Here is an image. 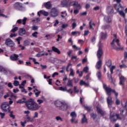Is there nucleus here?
<instances>
[{
    "label": "nucleus",
    "instance_id": "obj_4",
    "mask_svg": "<svg viewBox=\"0 0 127 127\" xmlns=\"http://www.w3.org/2000/svg\"><path fill=\"white\" fill-rule=\"evenodd\" d=\"M122 105L123 108L120 109V116L123 117H127V101L126 100H123L122 102Z\"/></svg>",
    "mask_w": 127,
    "mask_h": 127
},
{
    "label": "nucleus",
    "instance_id": "obj_58",
    "mask_svg": "<svg viewBox=\"0 0 127 127\" xmlns=\"http://www.w3.org/2000/svg\"><path fill=\"white\" fill-rule=\"evenodd\" d=\"M68 25H69L68 24H63L62 25V28L65 29V28H66V27H68Z\"/></svg>",
    "mask_w": 127,
    "mask_h": 127
},
{
    "label": "nucleus",
    "instance_id": "obj_28",
    "mask_svg": "<svg viewBox=\"0 0 127 127\" xmlns=\"http://www.w3.org/2000/svg\"><path fill=\"white\" fill-rule=\"evenodd\" d=\"M79 85L80 86H85V87H88V86H89V83H87V82L84 81L83 80H81L79 82Z\"/></svg>",
    "mask_w": 127,
    "mask_h": 127
},
{
    "label": "nucleus",
    "instance_id": "obj_13",
    "mask_svg": "<svg viewBox=\"0 0 127 127\" xmlns=\"http://www.w3.org/2000/svg\"><path fill=\"white\" fill-rule=\"evenodd\" d=\"M5 44L6 46H8L9 47H13V46L15 45L14 42L9 38H8L5 40Z\"/></svg>",
    "mask_w": 127,
    "mask_h": 127
},
{
    "label": "nucleus",
    "instance_id": "obj_36",
    "mask_svg": "<svg viewBox=\"0 0 127 127\" xmlns=\"http://www.w3.org/2000/svg\"><path fill=\"white\" fill-rule=\"evenodd\" d=\"M106 64L107 65V66H108V67L110 68V67L112 66V61H111V60H108L106 62Z\"/></svg>",
    "mask_w": 127,
    "mask_h": 127
},
{
    "label": "nucleus",
    "instance_id": "obj_11",
    "mask_svg": "<svg viewBox=\"0 0 127 127\" xmlns=\"http://www.w3.org/2000/svg\"><path fill=\"white\" fill-rule=\"evenodd\" d=\"M111 45L112 47H117V46L120 47L121 45L120 44V40L117 38L113 39L112 43H111Z\"/></svg>",
    "mask_w": 127,
    "mask_h": 127
},
{
    "label": "nucleus",
    "instance_id": "obj_21",
    "mask_svg": "<svg viewBox=\"0 0 127 127\" xmlns=\"http://www.w3.org/2000/svg\"><path fill=\"white\" fill-rule=\"evenodd\" d=\"M127 79L124 76H121L120 77V85L121 86H124L125 85V82H126V80Z\"/></svg>",
    "mask_w": 127,
    "mask_h": 127
},
{
    "label": "nucleus",
    "instance_id": "obj_8",
    "mask_svg": "<svg viewBox=\"0 0 127 127\" xmlns=\"http://www.w3.org/2000/svg\"><path fill=\"white\" fill-rule=\"evenodd\" d=\"M103 45L99 44L98 50L97 53V56L99 60H101V58L103 56Z\"/></svg>",
    "mask_w": 127,
    "mask_h": 127
},
{
    "label": "nucleus",
    "instance_id": "obj_34",
    "mask_svg": "<svg viewBox=\"0 0 127 127\" xmlns=\"http://www.w3.org/2000/svg\"><path fill=\"white\" fill-rule=\"evenodd\" d=\"M100 36L102 39H106V38H107V34L104 32H101L100 34Z\"/></svg>",
    "mask_w": 127,
    "mask_h": 127
},
{
    "label": "nucleus",
    "instance_id": "obj_32",
    "mask_svg": "<svg viewBox=\"0 0 127 127\" xmlns=\"http://www.w3.org/2000/svg\"><path fill=\"white\" fill-rule=\"evenodd\" d=\"M34 93H35V95H36V97H38L39 96V94L41 93V91H39L38 89H35L33 90Z\"/></svg>",
    "mask_w": 127,
    "mask_h": 127
},
{
    "label": "nucleus",
    "instance_id": "obj_20",
    "mask_svg": "<svg viewBox=\"0 0 127 127\" xmlns=\"http://www.w3.org/2000/svg\"><path fill=\"white\" fill-rule=\"evenodd\" d=\"M44 5L46 8H47V9H51V8L52 7V4H51L50 1L44 3Z\"/></svg>",
    "mask_w": 127,
    "mask_h": 127
},
{
    "label": "nucleus",
    "instance_id": "obj_60",
    "mask_svg": "<svg viewBox=\"0 0 127 127\" xmlns=\"http://www.w3.org/2000/svg\"><path fill=\"white\" fill-rule=\"evenodd\" d=\"M16 36H17V34H11L10 35V37L11 38H12V37H16Z\"/></svg>",
    "mask_w": 127,
    "mask_h": 127
},
{
    "label": "nucleus",
    "instance_id": "obj_41",
    "mask_svg": "<svg viewBox=\"0 0 127 127\" xmlns=\"http://www.w3.org/2000/svg\"><path fill=\"white\" fill-rule=\"evenodd\" d=\"M96 75L99 80H101V78H102V73H101V71L97 72Z\"/></svg>",
    "mask_w": 127,
    "mask_h": 127
},
{
    "label": "nucleus",
    "instance_id": "obj_64",
    "mask_svg": "<svg viewBox=\"0 0 127 127\" xmlns=\"http://www.w3.org/2000/svg\"><path fill=\"white\" fill-rule=\"evenodd\" d=\"M74 90L75 93H78L79 92V90L77 89V86H74Z\"/></svg>",
    "mask_w": 127,
    "mask_h": 127
},
{
    "label": "nucleus",
    "instance_id": "obj_62",
    "mask_svg": "<svg viewBox=\"0 0 127 127\" xmlns=\"http://www.w3.org/2000/svg\"><path fill=\"white\" fill-rule=\"evenodd\" d=\"M32 30L36 31L38 29V27L36 26H33L32 28Z\"/></svg>",
    "mask_w": 127,
    "mask_h": 127
},
{
    "label": "nucleus",
    "instance_id": "obj_26",
    "mask_svg": "<svg viewBox=\"0 0 127 127\" xmlns=\"http://www.w3.org/2000/svg\"><path fill=\"white\" fill-rule=\"evenodd\" d=\"M0 72H2L5 75H7V70L2 66H0Z\"/></svg>",
    "mask_w": 127,
    "mask_h": 127
},
{
    "label": "nucleus",
    "instance_id": "obj_50",
    "mask_svg": "<svg viewBox=\"0 0 127 127\" xmlns=\"http://www.w3.org/2000/svg\"><path fill=\"white\" fill-rule=\"evenodd\" d=\"M17 29H18V28L17 27H15L12 30H11V32H13V33H14L16 31H17Z\"/></svg>",
    "mask_w": 127,
    "mask_h": 127
},
{
    "label": "nucleus",
    "instance_id": "obj_52",
    "mask_svg": "<svg viewBox=\"0 0 127 127\" xmlns=\"http://www.w3.org/2000/svg\"><path fill=\"white\" fill-rule=\"evenodd\" d=\"M85 108L88 112H91L92 111V108L89 107V106H85Z\"/></svg>",
    "mask_w": 127,
    "mask_h": 127
},
{
    "label": "nucleus",
    "instance_id": "obj_22",
    "mask_svg": "<svg viewBox=\"0 0 127 127\" xmlns=\"http://www.w3.org/2000/svg\"><path fill=\"white\" fill-rule=\"evenodd\" d=\"M107 12L108 14H112L114 13V8L112 6H108L107 9Z\"/></svg>",
    "mask_w": 127,
    "mask_h": 127
},
{
    "label": "nucleus",
    "instance_id": "obj_46",
    "mask_svg": "<svg viewBox=\"0 0 127 127\" xmlns=\"http://www.w3.org/2000/svg\"><path fill=\"white\" fill-rule=\"evenodd\" d=\"M116 69V66L115 65H113L111 66L110 68V71H111V74H113L114 70Z\"/></svg>",
    "mask_w": 127,
    "mask_h": 127
},
{
    "label": "nucleus",
    "instance_id": "obj_17",
    "mask_svg": "<svg viewBox=\"0 0 127 127\" xmlns=\"http://www.w3.org/2000/svg\"><path fill=\"white\" fill-rule=\"evenodd\" d=\"M102 29L104 30H106V29H108L109 31L112 30V26L110 24H106L102 26Z\"/></svg>",
    "mask_w": 127,
    "mask_h": 127
},
{
    "label": "nucleus",
    "instance_id": "obj_3",
    "mask_svg": "<svg viewBox=\"0 0 127 127\" xmlns=\"http://www.w3.org/2000/svg\"><path fill=\"white\" fill-rule=\"evenodd\" d=\"M55 105L56 107L59 108V110L61 111H67L69 107L67 103L64 101L61 102L60 101H57L55 102Z\"/></svg>",
    "mask_w": 127,
    "mask_h": 127
},
{
    "label": "nucleus",
    "instance_id": "obj_54",
    "mask_svg": "<svg viewBox=\"0 0 127 127\" xmlns=\"http://www.w3.org/2000/svg\"><path fill=\"white\" fill-rule=\"evenodd\" d=\"M57 61L59 64H62L63 63H65V62H66V61H62V60H58Z\"/></svg>",
    "mask_w": 127,
    "mask_h": 127
},
{
    "label": "nucleus",
    "instance_id": "obj_38",
    "mask_svg": "<svg viewBox=\"0 0 127 127\" xmlns=\"http://www.w3.org/2000/svg\"><path fill=\"white\" fill-rule=\"evenodd\" d=\"M9 113L10 115H9V117H10L12 119H15V116L13 115V111L8 112Z\"/></svg>",
    "mask_w": 127,
    "mask_h": 127
},
{
    "label": "nucleus",
    "instance_id": "obj_48",
    "mask_svg": "<svg viewBox=\"0 0 127 127\" xmlns=\"http://www.w3.org/2000/svg\"><path fill=\"white\" fill-rule=\"evenodd\" d=\"M13 85L15 87H17V86H19V82H18V81H17V80H15V81H14Z\"/></svg>",
    "mask_w": 127,
    "mask_h": 127
},
{
    "label": "nucleus",
    "instance_id": "obj_33",
    "mask_svg": "<svg viewBox=\"0 0 127 127\" xmlns=\"http://www.w3.org/2000/svg\"><path fill=\"white\" fill-rule=\"evenodd\" d=\"M75 3L76 1H72V0H69V2H68V7L75 6Z\"/></svg>",
    "mask_w": 127,
    "mask_h": 127
},
{
    "label": "nucleus",
    "instance_id": "obj_63",
    "mask_svg": "<svg viewBox=\"0 0 127 127\" xmlns=\"http://www.w3.org/2000/svg\"><path fill=\"white\" fill-rule=\"evenodd\" d=\"M27 120H28L27 122H33V119L29 117H27Z\"/></svg>",
    "mask_w": 127,
    "mask_h": 127
},
{
    "label": "nucleus",
    "instance_id": "obj_35",
    "mask_svg": "<svg viewBox=\"0 0 127 127\" xmlns=\"http://www.w3.org/2000/svg\"><path fill=\"white\" fill-rule=\"evenodd\" d=\"M80 35L81 34V32L80 31H73L71 32V35H73V36H75V35Z\"/></svg>",
    "mask_w": 127,
    "mask_h": 127
},
{
    "label": "nucleus",
    "instance_id": "obj_6",
    "mask_svg": "<svg viewBox=\"0 0 127 127\" xmlns=\"http://www.w3.org/2000/svg\"><path fill=\"white\" fill-rule=\"evenodd\" d=\"M0 107L2 111L5 113H8V112H10V107L9 106V104L7 102L2 103Z\"/></svg>",
    "mask_w": 127,
    "mask_h": 127
},
{
    "label": "nucleus",
    "instance_id": "obj_44",
    "mask_svg": "<svg viewBox=\"0 0 127 127\" xmlns=\"http://www.w3.org/2000/svg\"><path fill=\"white\" fill-rule=\"evenodd\" d=\"M23 44L25 46H28V45L30 44V43L29 42L28 40H25V41H24Z\"/></svg>",
    "mask_w": 127,
    "mask_h": 127
},
{
    "label": "nucleus",
    "instance_id": "obj_39",
    "mask_svg": "<svg viewBox=\"0 0 127 127\" xmlns=\"http://www.w3.org/2000/svg\"><path fill=\"white\" fill-rule=\"evenodd\" d=\"M70 72L69 73V76H72V77H74L75 76V72H74V69L73 68L70 69Z\"/></svg>",
    "mask_w": 127,
    "mask_h": 127
},
{
    "label": "nucleus",
    "instance_id": "obj_27",
    "mask_svg": "<svg viewBox=\"0 0 127 127\" xmlns=\"http://www.w3.org/2000/svg\"><path fill=\"white\" fill-rule=\"evenodd\" d=\"M104 20L107 22V23H110L112 21L111 17H110L109 16H105L104 17Z\"/></svg>",
    "mask_w": 127,
    "mask_h": 127
},
{
    "label": "nucleus",
    "instance_id": "obj_56",
    "mask_svg": "<svg viewBox=\"0 0 127 127\" xmlns=\"http://www.w3.org/2000/svg\"><path fill=\"white\" fill-rule=\"evenodd\" d=\"M115 103L117 105H119L121 104V101L118 99V98L116 97Z\"/></svg>",
    "mask_w": 127,
    "mask_h": 127
},
{
    "label": "nucleus",
    "instance_id": "obj_15",
    "mask_svg": "<svg viewBox=\"0 0 127 127\" xmlns=\"http://www.w3.org/2000/svg\"><path fill=\"white\" fill-rule=\"evenodd\" d=\"M69 0H62L61 4L63 7H69Z\"/></svg>",
    "mask_w": 127,
    "mask_h": 127
},
{
    "label": "nucleus",
    "instance_id": "obj_16",
    "mask_svg": "<svg viewBox=\"0 0 127 127\" xmlns=\"http://www.w3.org/2000/svg\"><path fill=\"white\" fill-rule=\"evenodd\" d=\"M18 55L16 54H13L11 56H10V59L12 61H17L18 60Z\"/></svg>",
    "mask_w": 127,
    "mask_h": 127
},
{
    "label": "nucleus",
    "instance_id": "obj_19",
    "mask_svg": "<svg viewBox=\"0 0 127 127\" xmlns=\"http://www.w3.org/2000/svg\"><path fill=\"white\" fill-rule=\"evenodd\" d=\"M97 112L98 114H100L101 116H104L105 115V111L103 109L99 107H96Z\"/></svg>",
    "mask_w": 127,
    "mask_h": 127
},
{
    "label": "nucleus",
    "instance_id": "obj_10",
    "mask_svg": "<svg viewBox=\"0 0 127 127\" xmlns=\"http://www.w3.org/2000/svg\"><path fill=\"white\" fill-rule=\"evenodd\" d=\"M50 15L52 17H56L58 16V10L56 8H53L50 12Z\"/></svg>",
    "mask_w": 127,
    "mask_h": 127
},
{
    "label": "nucleus",
    "instance_id": "obj_29",
    "mask_svg": "<svg viewBox=\"0 0 127 127\" xmlns=\"http://www.w3.org/2000/svg\"><path fill=\"white\" fill-rule=\"evenodd\" d=\"M67 86V87H73V80L72 79H68Z\"/></svg>",
    "mask_w": 127,
    "mask_h": 127
},
{
    "label": "nucleus",
    "instance_id": "obj_14",
    "mask_svg": "<svg viewBox=\"0 0 127 127\" xmlns=\"http://www.w3.org/2000/svg\"><path fill=\"white\" fill-rule=\"evenodd\" d=\"M107 102L109 108H112V105L114 104V101H113V98L111 96H109V97H107Z\"/></svg>",
    "mask_w": 127,
    "mask_h": 127
},
{
    "label": "nucleus",
    "instance_id": "obj_9",
    "mask_svg": "<svg viewBox=\"0 0 127 127\" xmlns=\"http://www.w3.org/2000/svg\"><path fill=\"white\" fill-rule=\"evenodd\" d=\"M70 117H71V119L70 120L71 124H78V121H75L76 118H77V114L75 112H72L70 113Z\"/></svg>",
    "mask_w": 127,
    "mask_h": 127
},
{
    "label": "nucleus",
    "instance_id": "obj_53",
    "mask_svg": "<svg viewBox=\"0 0 127 127\" xmlns=\"http://www.w3.org/2000/svg\"><path fill=\"white\" fill-rule=\"evenodd\" d=\"M108 75L107 77L109 79V80H110V81H113V77H112V74L111 73V74L107 73Z\"/></svg>",
    "mask_w": 127,
    "mask_h": 127
},
{
    "label": "nucleus",
    "instance_id": "obj_40",
    "mask_svg": "<svg viewBox=\"0 0 127 127\" xmlns=\"http://www.w3.org/2000/svg\"><path fill=\"white\" fill-rule=\"evenodd\" d=\"M59 90L60 91H63V92H66L67 91V87H60Z\"/></svg>",
    "mask_w": 127,
    "mask_h": 127
},
{
    "label": "nucleus",
    "instance_id": "obj_5",
    "mask_svg": "<svg viewBox=\"0 0 127 127\" xmlns=\"http://www.w3.org/2000/svg\"><path fill=\"white\" fill-rule=\"evenodd\" d=\"M103 88L105 90L108 96H111L112 92L115 94V97H118V96H119V93L117 92L116 90L112 89L110 87H108L105 83H103Z\"/></svg>",
    "mask_w": 127,
    "mask_h": 127
},
{
    "label": "nucleus",
    "instance_id": "obj_37",
    "mask_svg": "<svg viewBox=\"0 0 127 127\" xmlns=\"http://www.w3.org/2000/svg\"><path fill=\"white\" fill-rule=\"evenodd\" d=\"M40 13L44 15V16H48V14H49L48 12L43 10H41Z\"/></svg>",
    "mask_w": 127,
    "mask_h": 127
},
{
    "label": "nucleus",
    "instance_id": "obj_31",
    "mask_svg": "<svg viewBox=\"0 0 127 127\" xmlns=\"http://www.w3.org/2000/svg\"><path fill=\"white\" fill-rule=\"evenodd\" d=\"M82 116H83V118L81 120L82 124H85V123H88V121H87V118H86V115L83 114Z\"/></svg>",
    "mask_w": 127,
    "mask_h": 127
},
{
    "label": "nucleus",
    "instance_id": "obj_12",
    "mask_svg": "<svg viewBox=\"0 0 127 127\" xmlns=\"http://www.w3.org/2000/svg\"><path fill=\"white\" fill-rule=\"evenodd\" d=\"M13 8L14 9H17V10H22L23 6H22V3L17 2L13 4Z\"/></svg>",
    "mask_w": 127,
    "mask_h": 127
},
{
    "label": "nucleus",
    "instance_id": "obj_24",
    "mask_svg": "<svg viewBox=\"0 0 127 127\" xmlns=\"http://www.w3.org/2000/svg\"><path fill=\"white\" fill-rule=\"evenodd\" d=\"M99 60L95 66L96 69H100L102 67V61L101 60Z\"/></svg>",
    "mask_w": 127,
    "mask_h": 127
},
{
    "label": "nucleus",
    "instance_id": "obj_18",
    "mask_svg": "<svg viewBox=\"0 0 127 127\" xmlns=\"http://www.w3.org/2000/svg\"><path fill=\"white\" fill-rule=\"evenodd\" d=\"M26 33V31L25 30V29L24 28H20L19 31H18V34L20 36H23Z\"/></svg>",
    "mask_w": 127,
    "mask_h": 127
},
{
    "label": "nucleus",
    "instance_id": "obj_47",
    "mask_svg": "<svg viewBox=\"0 0 127 127\" xmlns=\"http://www.w3.org/2000/svg\"><path fill=\"white\" fill-rule=\"evenodd\" d=\"M42 52H39L37 55V57H41L42 56H44V54H41Z\"/></svg>",
    "mask_w": 127,
    "mask_h": 127
},
{
    "label": "nucleus",
    "instance_id": "obj_30",
    "mask_svg": "<svg viewBox=\"0 0 127 127\" xmlns=\"http://www.w3.org/2000/svg\"><path fill=\"white\" fill-rule=\"evenodd\" d=\"M89 28L90 29H92V30H94V28L93 27V26H96V24H95V23H92V20H90L89 21Z\"/></svg>",
    "mask_w": 127,
    "mask_h": 127
},
{
    "label": "nucleus",
    "instance_id": "obj_42",
    "mask_svg": "<svg viewBox=\"0 0 127 127\" xmlns=\"http://www.w3.org/2000/svg\"><path fill=\"white\" fill-rule=\"evenodd\" d=\"M91 118H92L93 120H95V119H97V114L94 113H91L90 114Z\"/></svg>",
    "mask_w": 127,
    "mask_h": 127
},
{
    "label": "nucleus",
    "instance_id": "obj_23",
    "mask_svg": "<svg viewBox=\"0 0 127 127\" xmlns=\"http://www.w3.org/2000/svg\"><path fill=\"white\" fill-rule=\"evenodd\" d=\"M52 51H54V52H55L56 53H57L58 54H61V52H60V50L58 49V48L53 46L52 47Z\"/></svg>",
    "mask_w": 127,
    "mask_h": 127
},
{
    "label": "nucleus",
    "instance_id": "obj_7",
    "mask_svg": "<svg viewBox=\"0 0 127 127\" xmlns=\"http://www.w3.org/2000/svg\"><path fill=\"white\" fill-rule=\"evenodd\" d=\"M110 119L112 123H115L117 121V120H122V118L120 114H116L114 112H111Z\"/></svg>",
    "mask_w": 127,
    "mask_h": 127
},
{
    "label": "nucleus",
    "instance_id": "obj_43",
    "mask_svg": "<svg viewBox=\"0 0 127 127\" xmlns=\"http://www.w3.org/2000/svg\"><path fill=\"white\" fill-rule=\"evenodd\" d=\"M72 48H73V49L75 50V51H77L78 50H80L81 49V48H79V47H78L77 46H76L75 45L72 46Z\"/></svg>",
    "mask_w": 127,
    "mask_h": 127
},
{
    "label": "nucleus",
    "instance_id": "obj_51",
    "mask_svg": "<svg viewBox=\"0 0 127 127\" xmlns=\"http://www.w3.org/2000/svg\"><path fill=\"white\" fill-rule=\"evenodd\" d=\"M26 20H27V18L26 17H24L23 18V19H22V24H23V25H25V24H26Z\"/></svg>",
    "mask_w": 127,
    "mask_h": 127
},
{
    "label": "nucleus",
    "instance_id": "obj_59",
    "mask_svg": "<svg viewBox=\"0 0 127 127\" xmlns=\"http://www.w3.org/2000/svg\"><path fill=\"white\" fill-rule=\"evenodd\" d=\"M37 103H38L39 105H41L43 103V100L41 99H38L37 100Z\"/></svg>",
    "mask_w": 127,
    "mask_h": 127
},
{
    "label": "nucleus",
    "instance_id": "obj_45",
    "mask_svg": "<svg viewBox=\"0 0 127 127\" xmlns=\"http://www.w3.org/2000/svg\"><path fill=\"white\" fill-rule=\"evenodd\" d=\"M74 6H76V7L78 8V9H80V8H81V5H80V4L78 3V2L77 1L75 2Z\"/></svg>",
    "mask_w": 127,
    "mask_h": 127
},
{
    "label": "nucleus",
    "instance_id": "obj_25",
    "mask_svg": "<svg viewBox=\"0 0 127 127\" xmlns=\"http://www.w3.org/2000/svg\"><path fill=\"white\" fill-rule=\"evenodd\" d=\"M25 100H26V98L23 97L21 99H19L17 101V104H24L25 103V105H26V101L25 102Z\"/></svg>",
    "mask_w": 127,
    "mask_h": 127
},
{
    "label": "nucleus",
    "instance_id": "obj_55",
    "mask_svg": "<svg viewBox=\"0 0 127 127\" xmlns=\"http://www.w3.org/2000/svg\"><path fill=\"white\" fill-rule=\"evenodd\" d=\"M37 34H38V32H35L33 33L32 35L33 37H35L36 38H37Z\"/></svg>",
    "mask_w": 127,
    "mask_h": 127
},
{
    "label": "nucleus",
    "instance_id": "obj_1",
    "mask_svg": "<svg viewBox=\"0 0 127 127\" xmlns=\"http://www.w3.org/2000/svg\"><path fill=\"white\" fill-rule=\"evenodd\" d=\"M26 106L28 110L31 111H37L39 110L40 106L34 101V99L30 98L26 102Z\"/></svg>",
    "mask_w": 127,
    "mask_h": 127
},
{
    "label": "nucleus",
    "instance_id": "obj_57",
    "mask_svg": "<svg viewBox=\"0 0 127 127\" xmlns=\"http://www.w3.org/2000/svg\"><path fill=\"white\" fill-rule=\"evenodd\" d=\"M89 33H90V31H89V30L84 31V36H87Z\"/></svg>",
    "mask_w": 127,
    "mask_h": 127
},
{
    "label": "nucleus",
    "instance_id": "obj_2",
    "mask_svg": "<svg viewBox=\"0 0 127 127\" xmlns=\"http://www.w3.org/2000/svg\"><path fill=\"white\" fill-rule=\"evenodd\" d=\"M114 1H116L117 3L114 4V8L119 13L120 15L123 16V17H126V14L124 12L125 8L124 6L121 4L122 0H114Z\"/></svg>",
    "mask_w": 127,
    "mask_h": 127
},
{
    "label": "nucleus",
    "instance_id": "obj_61",
    "mask_svg": "<svg viewBox=\"0 0 127 127\" xmlns=\"http://www.w3.org/2000/svg\"><path fill=\"white\" fill-rule=\"evenodd\" d=\"M7 86L9 88H11V89H12V88H13V86H12V83H11V82H9Z\"/></svg>",
    "mask_w": 127,
    "mask_h": 127
},
{
    "label": "nucleus",
    "instance_id": "obj_49",
    "mask_svg": "<svg viewBox=\"0 0 127 127\" xmlns=\"http://www.w3.org/2000/svg\"><path fill=\"white\" fill-rule=\"evenodd\" d=\"M89 70V67L88 66L84 67L82 71L85 72V73H88Z\"/></svg>",
    "mask_w": 127,
    "mask_h": 127
}]
</instances>
